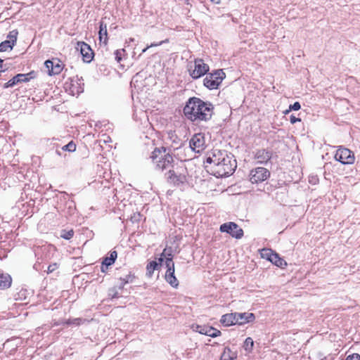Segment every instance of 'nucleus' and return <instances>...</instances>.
I'll use <instances>...</instances> for the list:
<instances>
[{
	"mask_svg": "<svg viewBox=\"0 0 360 360\" xmlns=\"http://www.w3.org/2000/svg\"><path fill=\"white\" fill-rule=\"evenodd\" d=\"M167 42H169V39H166L165 40L161 41L159 43H152L150 45H148V47L149 48L155 47V46H160L162 44L167 43Z\"/></svg>",
	"mask_w": 360,
	"mask_h": 360,
	"instance_id": "38",
	"label": "nucleus"
},
{
	"mask_svg": "<svg viewBox=\"0 0 360 360\" xmlns=\"http://www.w3.org/2000/svg\"><path fill=\"white\" fill-rule=\"evenodd\" d=\"M44 64L46 68L48 70V73L50 75V70L53 68V61L48 60Z\"/></svg>",
	"mask_w": 360,
	"mask_h": 360,
	"instance_id": "35",
	"label": "nucleus"
},
{
	"mask_svg": "<svg viewBox=\"0 0 360 360\" xmlns=\"http://www.w3.org/2000/svg\"><path fill=\"white\" fill-rule=\"evenodd\" d=\"M301 108V105L299 102H295L292 105H290L289 107V110L286 111V112H288L290 110H298Z\"/></svg>",
	"mask_w": 360,
	"mask_h": 360,
	"instance_id": "32",
	"label": "nucleus"
},
{
	"mask_svg": "<svg viewBox=\"0 0 360 360\" xmlns=\"http://www.w3.org/2000/svg\"><path fill=\"white\" fill-rule=\"evenodd\" d=\"M165 264L167 268L165 279L172 287L176 288L179 285V281L174 276V264L172 262L171 254H169L168 257H166Z\"/></svg>",
	"mask_w": 360,
	"mask_h": 360,
	"instance_id": "7",
	"label": "nucleus"
},
{
	"mask_svg": "<svg viewBox=\"0 0 360 360\" xmlns=\"http://www.w3.org/2000/svg\"><path fill=\"white\" fill-rule=\"evenodd\" d=\"M236 312L231 314H226L221 318V323L225 326H229L236 324Z\"/></svg>",
	"mask_w": 360,
	"mask_h": 360,
	"instance_id": "17",
	"label": "nucleus"
},
{
	"mask_svg": "<svg viewBox=\"0 0 360 360\" xmlns=\"http://www.w3.org/2000/svg\"><path fill=\"white\" fill-rule=\"evenodd\" d=\"M236 358V354L229 348L226 347L221 354V360H233Z\"/></svg>",
	"mask_w": 360,
	"mask_h": 360,
	"instance_id": "22",
	"label": "nucleus"
},
{
	"mask_svg": "<svg viewBox=\"0 0 360 360\" xmlns=\"http://www.w3.org/2000/svg\"><path fill=\"white\" fill-rule=\"evenodd\" d=\"M335 158L344 165L353 164L355 160L354 153L348 148L342 146L337 150Z\"/></svg>",
	"mask_w": 360,
	"mask_h": 360,
	"instance_id": "6",
	"label": "nucleus"
},
{
	"mask_svg": "<svg viewBox=\"0 0 360 360\" xmlns=\"http://www.w3.org/2000/svg\"><path fill=\"white\" fill-rule=\"evenodd\" d=\"M73 235H74V231L72 230H70V231H68L63 230L62 231V233H61L60 236L63 238H65L66 240H69L71 238H72Z\"/></svg>",
	"mask_w": 360,
	"mask_h": 360,
	"instance_id": "31",
	"label": "nucleus"
},
{
	"mask_svg": "<svg viewBox=\"0 0 360 360\" xmlns=\"http://www.w3.org/2000/svg\"><path fill=\"white\" fill-rule=\"evenodd\" d=\"M213 112L214 105L211 103L196 97L189 98L184 108L185 116L192 122H206L211 119Z\"/></svg>",
	"mask_w": 360,
	"mask_h": 360,
	"instance_id": "2",
	"label": "nucleus"
},
{
	"mask_svg": "<svg viewBox=\"0 0 360 360\" xmlns=\"http://www.w3.org/2000/svg\"><path fill=\"white\" fill-rule=\"evenodd\" d=\"M124 50H116L115 51V60L117 63H120L122 60V52H124Z\"/></svg>",
	"mask_w": 360,
	"mask_h": 360,
	"instance_id": "33",
	"label": "nucleus"
},
{
	"mask_svg": "<svg viewBox=\"0 0 360 360\" xmlns=\"http://www.w3.org/2000/svg\"><path fill=\"white\" fill-rule=\"evenodd\" d=\"M270 175L268 169L264 167H257L251 170L250 180L252 184H258L266 180Z\"/></svg>",
	"mask_w": 360,
	"mask_h": 360,
	"instance_id": "9",
	"label": "nucleus"
},
{
	"mask_svg": "<svg viewBox=\"0 0 360 360\" xmlns=\"http://www.w3.org/2000/svg\"><path fill=\"white\" fill-rule=\"evenodd\" d=\"M272 156V153L266 149H260L258 150L255 155V158L259 163H266Z\"/></svg>",
	"mask_w": 360,
	"mask_h": 360,
	"instance_id": "16",
	"label": "nucleus"
},
{
	"mask_svg": "<svg viewBox=\"0 0 360 360\" xmlns=\"http://www.w3.org/2000/svg\"><path fill=\"white\" fill-rule=\"evenodd\" d=\"M290 121L292 124H295L297 122H300L301 121V119L300 118H298V117H296L294 115H291L290 117Z\"/></svg>",
	"mask_w": 360,
	"mask_h": 360,
	"instance_id": "39",
	"label": "nucleus"
},
{
	"mask_svg": "<svg viewBox=\"0 0 360 360\" xmlns=\"http://www.w3.org/2000/svg\"><path fill=\"white\" fill-rule=\"evenodd\" d=\"M211 1L217 4H219V0H211Z\"/></svg>",
	"mask_w": 360,
	"mask_h": 360,
	"instance_id": "42",
	"label": "nucleus"
},
{
	"mask_svg": "<svg viewBox=\"0 0 360 360\" xmlns=\"http://www.w3.org/2000/svg\"><path fill=\"white\" fill-rule=\"evenodd\" d=\"M236 167V161L226 150L213 149L207 156L205 168L216 177L231 174Z\"/></svg>",
	"mask_w": 360,
	"mask_h": 360,
	"instance_id": "1",
	"label": "nucleus"
},
{
	"mask_svg": "<svg viewBox=\"0 0 360 360\" xmlns=\"http://www.w3.org/2000/svg\"><path fill=\"white\" fill-rule=\"evenodd\" d=\"M108 266H105V265L102 264L101 267V270L102 272L105 273L108 271Z\"/></svg>",
	"mask_w": 360,
	"mask_h": 360,
	"instance_id": "41",
	"label": "nucleus"
},
{
	"mask_svg": "<svg viewBox=\"0 0 360 360\" xmlns=\"http://www.w3.org/2000/svg\"><path fill=\"white\" fill-rule=\"evenodd\" d=\"M219 230L221 232H224L230 234L232 237L240 239L243 236V231L238 224L234 222L224 223L220 226Z\"/></svg>",
	"mask_w": 360,
	"mask_h": 360,
	"instance_id": "8",
	"label": "nucleus"
},
{
	"mask_svg": "<svg viewBox=\"0 0 360 360\" xmlns=\"http://www.w3.org/2000/svg\"><path fill=\"white\" fill-rule=\"evenodd\" d=\"M262 256L266 257L277 266L283 267L287 265L286 262L283 259L281 258L277 253L273 252L271 250H263Z\"/></svg>",
	"mask_w": 360,
	"mask_h": 360,
	"instance_id": "11",
	"label": "nucleus"
},
{
	"mask_svg": "<svg viewBox=\"0 0 360 360\" xmlns=\"http://www.w3.org/2000/svg\"><path fill=\"white\" fill-rule=\"evenodd\" d=\"M134 39L133 38H130V39H129V41H134Z\"/></svg>",
	"mask_w": 360,
	"mask_h": 360,
	"instance_id": "44",
	"label": "nucleus"
},
{
	"mask_svg": "<svg viewBox=\"0 0 360 360\" xmlns=\"http://www.w3.org/2000/svg\"><path fill=\"white\" fill-rule=\"evenodd\" d=\"M99 28V39L101 41H103L105 44H106L108 41L107 25L101 22Z\"/></svg>",
	"mask_w": 360,
	"mask_h": 360,
	"instance_id": "19",
	"label": "nucleus"
},
{
	"mask_svg": "<svg viewBox=\"0 0 360 360\" xmlns=\"http://www.w3.org/2000/svg\"><path fill=\"white\" fill-rule=\"evenodd\" d=\"M82 322V319H69L67 321L68 324H75V325H79Z\"/></svg>",
	"mask_w": 360,
	"mask_h": 360,
	"instance_id": "34",
	"label": "nucleus"
},
{
	"mask_svg": "<svg viewBox=\"0 0 360 360\" xmlns=\"http://www.w3.org/2000/svg\"><path fill=\"white\" fill-rule=\"evenodd\" d=\"M134 278V277L131 274H126L124 277H120V288H122L125 284L131 283Z\"/></svg>",
	"mask_w": 360,
	"mask_h": 360,
	"instance_id": "23",
	"label": "nucleus"
},
{
	"mask_svg": "<svg viewBox=\"0 0 360 360\" xmlns=\"http://www.w3.org/2000/svg\"><path fill=\"white\" fill-rule=\"evenodd\" d=\"M254 346V341L251 338H247L243 344V348L248 352H250L252 350Z\"/></svg>",
	"mask_w": 360,
	"mask_h": 360,
	"instance_id": "25",
	"label": "nucleus"
},
{
	"mask_svg": "<svg viewBox=\"0 0 360 360\" xmlns=\"http://www.w3.org/2000/svg\"><path fill=\"white\" fill-rule=\"evenodd\" d=\"M117 252L111 251L110 252V256L105 257L102 264L107 266H109L112 265V264H114V262H115V260L117 259Z\"/></svg>",
	"mask_w": 360,
	"mask_h": 360,
	"instance_id": "20",
	"label": "nucleus"
},
{
	"mask_svg": "<svg viewBox=\"0 0 360 360\" xmlns=\"http://www.w3.org/2000/svg\"><path fill=\"white\" fill-rule=\"evenodd\" d=\"M77 49H79L83 57V60L89 63L93 59L94 52L90 46L85 42L79 41L77 43Z\"/></svg>",
	"mask_w": 360,
	"mask_h": 360,
	"instance_id": "12",
	"label": "nucleus"
},
{
	"mask_svg": "<svg viewBox=\"0 0 360 360\" xmlns=\"http://www.w3.org/2000/svg\"><path fill=\"white\" fill-rule=\"evenodd\" d=\"M18 31L16 30H12L9 32L8 35V38L9 41H11V44L13 46H14L16 40H17V36H18Z\"/></svg>",
	"mask_w": 360,
	"mask_h": 360,
	"instance_id": "29",
	"label": "nucleus"
},
{
	"mask_svg": "<svg viewBox=\"0 0 360 360\" xmlns=\"http://www.w3.org/2000/svg\"><path fill=\"white\" fill-rule=\"evenodd\" d=\"M57 268H58V265H57V264L54 263V264H50V265L48 266V269H47V273H48V274L52 273V272H53V271H54Z\"/></svg>",
	"mask_w": 360,
	"mask_h": 360,
	"instance_id": "37",
	"label": "nucleus"
},
{
	"mask_svg": "<svg viewBox=\"0 0 360 360\" xmlns=\"http://www.w3.org/2000/svg\"><path fill=\"white\" fill-rule=\"evenodd\" d=\"M63 70V65L60 60L53 61V68L50 70V75H58Z\"/></svg>",
	"mask_w": 360,
	"mask_h": 360,
	"instance_id": "21",
	"label": "nucleus"
},
{
	"mask_svg": "<svg viewBox=\"0 0 360 360\" xmlns=\"http://www.w3.org/2000/svg\"><path fill=\"white\" fill-rule=\"evenodd\" d=\"M167 178L168 181L174 186L183 184L186 181V177L184 174H177L174 170L171 169L167 172Z\"/></svg>",
	"mask_w": 360,
	"mask_h": 360,
	"instance_id": "14",
	"label": "nucleus"
},
{
	"mask_svg": "<svg viewBox=\"0 0 360 360\" xmlns=\"http://www.w3.org/2000/svg\"><path fill=\"white\" fill-rule=\"evenodd\" d=\"M220 335H221L220 330H219L213 327H211V326L207 327V332L206 335L212 337V338H216V337L219 336Z\"/></svg>",
	"mask_w": 360,
	"mask_h": 360,
	"instance_id": "26",
	"label": "nucleus"
},
{
	"mask_svg": "<svg viewBox=\"0 0 360 360\" xmlns=\"http://www.w3.org/2000/svg\"><path fill=\"white\" fill-rule=\"evenodd\" d=\"M225 77V73L222 70H217L209 73L203 79L204 86L209 89H217Z\"/></svg>",
	"mask_w": 360,
	"mask_h": 360,
	"instance_id": "4",
	"label": "nucleus"
},
{
	"mask_svg": "<svg viewBox=\"0 0 360 360\" xmlns=\"http://www.w3.org/2000/svg\"><path fill=\"white\" fill-rule=\"evenodd\" d=\"M188 71L191 77L194 79H198L205 75L209 71V66L204 63L202 59H195L193 64L190 63Z\"/></svg>",
	"mask_w": 360,
	"mask_h": 360,
	"instance_id": "5",
	"label": "nucleus"
},
{
	"mask_svg": "<svg viewBox=\"0 0 360 360\" xmlns=\"http://www.w3.org/2000/svg\"><path fill=\"white\" fill-rule=\"evenodd\" d=\"M158 263L155 261H151L147 264V266H146L147 275L149 277L152 276L154 270L158 267Z\"/></svg>",
	"mask_w": 360,
	"mask_h": 360,
	"instance_id": "24",
	"label": "nucleus"
},
{
	"mask_svg": "<svg viewBox=\"0 0 360 360\" xmlns=\"http://www.w3.org/2000/svg\"><path fill=\"white\" fill-rule=\"evenodd\" d=\"M345 360H360V355L359 354H352L349 355Z\"/></svg>",
	"mask_w": 360,
	"mask_h": 360,
	"instance_id": "36",
	"label": "nucleus"
},
{
	"mask_svg": "<svg viewBox=\"0 0 360 360\" xmlns=\"http://www.w3.org/2000/svg\"><path fill=\"white\" fill-rule=\"evenodd\" d=\"M151 158L159 169H164L169 168L173 162V158L166 152V149H155Z\"/></svg>",
	"mask_w": 360,
	"mask_h": 360,
	"instance_id": "3",
	"label": "nucleus"
},
{
	"mask_svg": "<svg viewBox=\"0 0 360 360\" xmlns=\"http://www.w3.org/2000/svg\"><path fill=\"white\" fill-rule=\"evenodd\" d=\"M191 148L196 152L200 153L203 150L205 147V140L204 134L201 133L195 134L191 138L189 142Z\"/></svg>",
	"mask_w": 360,
	"mask_h": 360,
	"instance_id": "10",
	"label": "nucleus"
},
{
	"mask_svg": "<svg viewBox=\"0 0 360 360\" xmlns=\"http://www.w3.org/2000/svg\"><path fill=\"white\" fill-rule=\"evenodd\" d=\"M165 254H166V249L164 250L163 252L160 255V257L159 258V262H160V264L164 261V257H165Z\"/></svg>",
	"mask_w": 360,
	"mask_h": 360,
	"instance_id": "40",
	"label": "nucleus"
},
{
	"mask_svg": "<svg viewBox=\"0 0 360 360\" xmlns=\"http://www.w3.org/2000/svg\"><path fill=\"white\" fill-rule=\"evenodd\" d=\"M34 75V72H30L28 74H18L15 77H13L11 79H10L8 82L5 83L4 88H8L12 87L14 85L20 83V82H28L30 78L34 77L32 76Z\"/></svg>",
	"mask_w": 360,
	"mask_h": 360,
	"instance_id": "13",
	"label": "nucleus"
},
{
	"mask_svg": "<svg viewBox=\"0 0 360 360\" xmlns=\"http://www.w3.org/2000/svg\"><path fill=\"white\" fill-rule=\"evenodd\" d=\"M12 282L11 277L8 274H0V288H8L11 286Z\"/></svg>",
	"mask_w": 360,
	"mask_h": 360,
	"instance_id": "18",
	"label": "nucleus"
},
{
	"mask_svg": "<svg viewBox=\"0 0 360 360\" xmlns=\"http://www.w3.org/2000/svg\"><path fill=\"white\" fill-rule=\"evenodd\" d=\"M207 327H208V326L196 325V326H193V330H195V332H198L200 334L206 335L207 332Z\"/></svg>",
	"mask_w": 360,
	"mask_h": 360,
	"instance_id": "28",
	"label": "nucleus"
},
{
	"mask_svg": "<svg viewBox=\"0 0 360 360\" xmlns=\"http://www.w3.org/2000/svg\"><path fill=\"white\" fill-rule=\"evenodd\" d=\"M255 316L252 313H237L236 312V324L243 325L247 323L252 322L255 320Z\"/></svg>",
	"mask_w": 360,
	"mask_h": 360,
	"instance_id": "15",
	"label": "nucleus"
},
{
	"mask_svg": "<svg viewBox=\"0 0 360 360\" xmlns=\"http://www.w3.org/2000/svg\"><path fill=\"white\" fill-rule=\"evenodd\" d=\"M148 49H149L148 46H147L144 49H143L142 53H145Z\"/></svg>",
	"mask_w": 360,
	"mask_h": 360,
	"instance_id": "43",
	"label": "nucleus"
},
{
	"mask_svg": "<svg viewBox=\"0 0 360 360\" xmlns=\"http://www.w3.org/2000/svg\"><path fill=\"white\" fill-rule=\"evenodd\" d=\"M13 44L11 41L6 40L0 44V51H6L8 49H13Z\"/></svg>",
	"mask_w": 360,
	"mask_h": 360,
	"instance_id": "27",
	"label": "nucleus"
},
{
	"mask_svg": "<svg viewBox=\"0 0 360 360\" xmlns=\"http://www.w3.org/2000/svg\"><path fill=\"white\" fill-rule=\"evenodd\" d=\"M62 149L63 150H67V151H69V152H73L76 149V145L75 144V143L73 141H70L67 145L64 146L62 148Z\"/></svg>",
	"mask_w": 360,
	"mask_h": 360,
	"instance_id": "30",
	"label": "nucleus"
}]
</instances>
